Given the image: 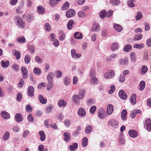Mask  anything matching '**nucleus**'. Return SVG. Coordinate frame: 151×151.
Masks as SVG:
<instances>
[{
  "mask_svg": "<svg viewBox=\"0 0 151 151\" xmlns=\"http://www.w3.org/2000/svg\"><path fill=\"white\" fill-rule=\"evenodd\" d=\"M144 127L148 131H151V121L150 119L147 118L144 120Z\"/></svg>",
  "mask_w": 151,
  "mask_h": 151,
  "instance_id": "obj_1",
  "label": "nucleus"
},
{
  "mask_svg": "<svg viewBox=\"0 0 151 151\" xmlns=\"http://www.w3.org/2000/svg\"><path fill=\"white\" fill-rule=\"evenodd\" d=\"M114 71L112 70H109L106 72L104 74V77L106 79H109L112 78L114 76Z\"/></svg>",
  "mask_w": 151,
  "mask_h": 151,
  "instance_id": "obj_2",
  "label": "nucleus"
},
{
  "mask_svg": "<svg viewBox=\"0 0 151 151\" xmlns=\"http://www.w3.org/2000/svg\"><path fill=\"white\" fill-rule=\"evenodd\" d=\"M16 22L17 26L21 28H24L25 27V24L22 21V19L20 17H18L16 19Z\"/></svg>",
  "mask_w": 151,
  "mask_h": 151,
  "instance_id": "obj_3",
  "label": "nucleus"
},
{
  "mask_svg": "<svg viewBox=\"0 0 151 151\" xmlns=\"http://www.w3.org/2000/svg\"><path fill=\"white\" fill-rule=\"evenodd\" d=\"M76 50L72 49L71 50V55L72 58L75 59H78L81 56V55L79 53H76Z\"/></svg>",
  "mask_w": 151,
  "mask_h": 151,
  "instance_id": "obj_4",
  "label": "nucleus"
},
{
  "mask_svg": "<svg viewBox=\"0 0 151 151\" xmlns=\"http://www.w3.org/2000/svg\"><path fill=\"white\" fill-rule=\"evenodd\" d=\"M75 12L74 10L70 9L66 12V15L67 17L70 18L73 17L75 14Z\"/></svg>",
  "mask_w": 151,
  "mask_h": 151,
  "instance_id": "obj_5",
  "label": "nucleus"
},
{
  "mask_svg": "<svg viewBox=\"0 0 151 151\" xmlns=\"http://www.w3.org/2000/svg\"><path fill=\"white\" fill-rule=\"evenodd\" d=\"M98 116L101 119L105 118L106 116V112L103 109H100L98 113Z\"/></svg>",
  "mask_w": 151,
  "mask_h": 151,
  "instance_id": "obj_6",
  "label": "nucleus"
},
{
  "mask_svg": "<svg viewBox=\"0 0 151 151\" xmlns=\"http://www.w3.org/2000/svg\"><path fill=\"white\" fill-rule=\"evenodd\" d=\"M108 124L109 125L112 126L114 128H116L118 127V123L116 120L112 119L109 121Z\"/></svg>",
  "mask_w": 151,
  "mask_h": 151,
  "instance_id": "obj_7",
  "label": "nucleus"
},
{
  "mask_svg": "<svg viewBox=\"0 0 151 151\" xmlns=\"http://www.w3.org/2000/svg\"><path fill=\"white\" fill-rule=\"evenodd\" d=\"M34 88L31 86H29L27 89V94L31 97L34 96Z\"/></svg>",
  "mask_w": 151,
  "mask_h": 151,
  "instance_id": "obj_8",
  "label": "nucleus"
},
{
  "mask_svg": "<svg viewBox=\"0 0 151 151\" xmlns=\"http://www.w3.org/2000/svg\"><path fill=\"white\" fill-rule=\"evenodd\" d=\"M21 70L22 73V77L24 79L27 78L28 76V71L25 67H22Z\"/></svg>",
  "mask_w": 151,
  "mask_h": 151,
  "instance_id": "obj_9",
  "label": "nucleus"
},
{
  "mask_svg": "<svg viewBox=\"0 0 151 151\" xmlns=\"http://www.w3.org/2000/svg\"><path fill=\"white\" fill-rule=\"evenodd\" d=\"M119 95L121 99L124 100L125 99L127 98V94L122 90H121L119 91Z\"/></svg>",
  "mask_w": 151,
  "mask_h": 151,
  "instance_id": "obj_10",
  "label": "nucleus"
},
{
  "mask_svg": "<svg viewBox=\"0 0 151 151\" xmlns=\"http://www.w3.org/2000/svg\"><path fill=\"white\" fill-rule=\"evenodd\" d=\"M114 111V107L111 104H109L107 107V114H111Z\"/></svg>",
  "mask_w": 151,
  "mask_h": 151,
  "instance_id": "obj_11",
  "label": "nucleus"
},
{
  "mask_svg": "<svg viewBox=\"0 0 151 151\" xmlns=\"http://www.w3.org/2000/svg\"><path fill=\"white\" fill-rule=\"evenodd\" d=\"M78 114L81 117H83L86 115V112L84 109L80 108L78 111Z\"/></svg>",
  "mask_w": 151,
  "mask_h": 151,
  "instance_id": "obj_12",
  "label": "nucleus"
},
{
  "mask_svg": "<svg viewBox=\"0 0 151 151\" xmlns=\"http://www.w3.org/2000/svg\"><path fill=\"white\" fill-rule=\"evenodd\" d=\"M128 133L129 136L132 138H135L138 136V134L134 130H130Z\"/></svg>",
  "mask_w": 151,
  "mask_h": 151,
  "instance_id": "obj_13",
  "label": "nucleus"
},
{
  "mask_svg": "<svg viewBox=\"0 0 151 151\" xmlns=\"http://www.w3.org/2000/svg\"><path fill=\"white\" fill-rule=\"evenodd\" d=\"M128 59L127 58H121L119 60V64L121 65H127L128 63Z\"/></svg>",
  "mask_w": 151,
  "mask_h": 151,
  "instance_id": "obj_14",
  "label": "nucleus"
},
{
  "mask_svg": "<svg viewBox=\"0 0 151 151\" xmlns=\"http://www.w3.org/2000/svg\"><path fill=\"white\" fill-rule=\"evenodd\" d=\"M64 140L66 142H69L71 139V135L70 134L67 132H65L64 133Z\"/></svg>",
  "mask_w": 151,
  "mask_h": 151,
  "instance_id": "obj_15",
  "label": "nucleus"
},
{
  "mask_svg": "<svg viewBox=\"0 0 151 151\" xmlns=\"http://www.w3.org/2000/svg\"><path fill=\"white\" fill-rule=\"evenodd\" d=\"M136 95L135 94H132L130 96V100L131 104L133 105L135 104L136 102Z\"/></svg>",
  "mask_w": 151,
  "mask_h": 151,
  "instance_id": "obj_16",
  "label": "nucleus"
},
{
  "mask_svg": "<svg viewBox=\"0 0 151 151\" xmlns=\"http://www.w3.org/2000/svg\"><path fill=\"white\" fill-rule=\"evenodd\" d=\"M37 12L39 14H42L45 12V8L42 6H38L37 8Z\"/></svg>",
  "mask_w": 151,
  "mask_h": 151,
  "instance_id": "obj_17",
  "label": "nucleus"
},
{
  "mask_svg": "<svg viewBox=\"0 0 151 151\" xmlns=\"http://www.w3.org/2000/svg\"><path fill=\"white\" fill-rule=\"evenodd\" d=\"M12 53L16 57V59L19 60L20 58L21 54L20 52L19 51H17L16 50L14 49L12 51Z\"/></svg>",
  "mask_w": 151,
  "mask_h": 151,
  "instance_id": "obj_18",
  "label": "nucleus"
},
{
  "mask_svg": "<svg viewBox=\"0 0 151 151\" xmlns=\"http://www.w3.org/2000/svg\"><path fill=\"white\" fill-rule=\"evenodd\" d=\"M15 119L17 122H20L22 121L23 118L20 113H17L15 115Z\"/></svg>",
  "mask_w": 151,
  "mask_h": 151,
  "instance_id": "obj_19",
  "label": "nucleus"
},
{
  "mask_svg": "<svg viewBox=\"0 0 151 151\" xmlns=\"http://www.w3.org/2000/svg\"><path fill=\"white\" fill-rule=\"evenodd\" d=\"M39 99L40 102L43 104H46L47 102V99L43 98V96L41 94L39 95Z\"/></svg>",
  "mask_w": 151,
  "mask_h": 151,
  "instance_id": "obj_20",
  "label": "nucleus"
},
{
  "mask_svg": "<svg viewBox=\"0 0 151 151\" xmlns=\"http://www.w3.org/2000/svg\"><path fill=\"white\" fill-rule=\"evenodd\" d=\"M78 145L77 143H75L69 146V150L71 151L76 150L78 147Z\"/></svg>",
  "mask_w": 151,
  "mask_h": 151,
  "instance_id": "obj_21",
  "label": "nucleus"
},
{
  "mask_svg": "<svg viewBox=\"0 0 151 151\" xmlns=\"http://www.w3.org/2000/svg\"><path fill=\"white\" fill-rule=\"evenodd\" d=\"M58 104L59 107H64L66 105L67 103L64 100L61 99L59 101Z\"/></svg>",
  "mask_w": 151,
  "mask_h": 151,
  "instance_id": "obj_22",
  "label": "nucleus"
},
{
  "mask_svg": "<svg viewBox=\"0 0 151 151\" xmlns=\"http://www.w3.org/2000/svg\"><path fill=\"white\" fill-rule=\"evenodd\" d=\"M99 83L98 78L95 76L93 77L91 80L90 83L91 84L96 85Z\"/></svg>",
  "mask_w": 151,
  "mask_h": 151,
  "instance_id": "obj_23",
  "label": "nucleus"
},
{
  "mask_svg": "<svg viewBox=\"0 0 151 151\" xmlns=\"http://www.w3.org/2000/svg\"><path fill=\"white\" fill-rule=\"evenodd\" d=\"M1 116L4 119H8L10 117V115L7 112L4 111L1 113Z\"/></svg>",
  "mask_w": 151,
  "mask_h": 151,
  "instance_id": "obj_24",
  "label": "nucleus"
},
{
  "mask_svg": "<svg viewBox=\"0 0 151 151\" xmlns=\"http://www.w3.org/2000/svg\"><path fill=\"white\" fill-rule=\"evenodd\" d=\"M1 65L2 67L4 68H6L8 67L9 65V62L8 61L4 62L3 60L1 61Z\"/></svg>",
  "mask_w": 151,
  "mask_h": 151,
  "instance_id": "obj_25",
  "label": "nucleus"
},
{
  "mask_svg": "<svg viewBox=\"0 0 151 151\" xmlns=\"http://www.w3.org/2000/svg\"><path fill=\"white\" fill-rule=\"evenodd\" d=\"M39 134L40 136V139L41 141H43L45 139V132L43 131L39 132Z\"/></svg>",
  "mask_w": 151,
  "mask_h": 151,
  "instance_id": "obj_26",
  "label": "nucleus"
},
{
  "mask_svg": "<svg viewBox=\"0 0 151 151\" xmlns=\"http://www.w3.org/2000/svg\"><path fill=\"white\" fill-rule=\"evenodd\" d=\"M59 39L60 41L63 40L65 37V34L62 31H60L59 32Z\"/></svg>",
  "mask_w": 151,
  "mask_h": 151,
  "instance_id": "obj_27",
  "label": "nucleus"
},
{
  "mask_svg": "<svg viewBox=\"0 0 151 151\" xmlns=\"http://www.w3.org/2000/svg\"><path fill=\"white\" fill-rule=\"evenodd\" d=\"M74 37L78 39H81L83 38V35L79 32H76L74 34Z\"/></svg>",
  "mask_w": 151,
  "mask_h": 151,
  "instance_id": "obj_28",
  "label": "nucleus"
},
{
  "mask_svg": "<svg viewBox=\"0 0 151 151\" xmlns=\"http://www.w3.org/2000/svg\"><path fill=\"white\" fill-rule=\"evenodd\" d=\"M127 111L125 109L123 110L121 114V116L122 119L123 121H125L127 119L126 115L127 114Z\"/></svg>",
  "mask_w": 151,
  "mask_h": 151,
  "instance_id": "obj_29",
  "label": "nucleus"
},
{
  "mask_svg": "<svg viewBox=\"0 0 151 151\" xmlns=\"http://www.w3.org/2000/svg\"><path fill=\"white\" fill-rule=\"evenodd\" d=\"M119 47L118 44L117 42H115L113 43L111 47V49L112 51H115L117 50Z\"/></svg>",
  "mask_w": 151,
  "mask_h": 151,
  "instance_id": "obj_30",
  "label": "nucleus"
},
{
  "mask_svg": "<svg viewBox=\"0 0 151 151\" xmlns=\"http://www.w3.org/2000/svg\"><path fill=\"white\" fill-rule=\"evenodd\" d=\"M80 99V97L77 95L75 94L74 96L73 100L76 104L78 105L79 104Z\"/></svg>",
  "mask_w": 151,
  "mask_h": 151,
  "instance_id": "obj_31",
  "label": "nucleus"
},
{
  "mask_svg": "<svg viewBox=\"0 0 151 151\" xmlns=\"http://www.w3.org/2000/svg\"><path fill=\"white\" fill-rule=\"evenodd\" d=\"M33 72L37 75H40L41 74L42 71L41 70L38 68L36 67L34 68Z\"/></svg>",
  "mask_w": 151,
  "mask_h": 151,
  "instance_id": "obj_32",
  "label": "nucleus"
},
{
  "mask_svg": "<svg viewBox=\"0 0 151 151\" xmlns=\"http://www.w3.org/2000/svg\"><path fill=\"white\" fill-rule=\"evenodd\" d=\"M82 145L84 147H86L88 145V139L86 137H84L82 142Z\"/></svg>",
  "mask_w": 151,
  "mask_h": 151,
  "instance_id": "obj_33",
  "label": "nucleus"
},
{
  "mask_svg": "<svg viewBox=\"0 0 151 151\" xmlns=\"http://www.w3.org/2000/svg\"><path fill=\"white\" fill-rule=\"evenodd\" d=\"M114 27L116 30L119 32H121L122 30V27L121 26L116 24H114Z\"/></svg>",
  "mask_w": 151,
  "mask_h": 151,
  "instance_id": "obj_34",
  "label": "nucleus"
},
{
  "mask_svg": "<svg viewBox=\"0 0 151 151\" xmlns=\"http://www.w3.org/2000/svg\"><path fill=\"white\" fill-rule=\"evenodd\" d=\"M93 130V128L90 125H88L85 128V132L86 134H89L91 133Z\"/></svg>",
  "mask_w": 151,
  "mask_h": 151,
  "instance_id": "obj_35",
  "label": "nucleus"
},
{
  "mask_svg": "<svg viewBox=\"0 0 151 151\" xmlns=\"http://www.w3.org/2000/svg\"><path fill=\"white\" fill-rule=\"evenodd\" d=\"M117 56V55L113 53L111 54L109 57L106 58V60L108 62H111L113 58H114Z\"/></svg>",
  "mask_w": 151,
  "mask_h": 151,
  "instance_id": "obj_36",
  "label": "nucleus"
},
{
  "mask_svg": "<svg viewBox=\"0 0 151 151\" xmlns=\"http://www.w3.org/2000/svg\"><path fill=\"white\" fill-rule=\"evenodd\" d=\"M74 23V21L72 19L70 20L68 22L67 27L68 29H72L73 25Z\"/></svg>",
  "mask_w": 151,
  "mask_h": 151,
  "instance_id": "obj_37",
  "label": "nucleus"
},
{
  "mask_svg": "<svg viewBox=\"0 0 151 151\" xmlns=\"http://www.w3.org/2000/svg\"><path fill=\"white\" fill-rule=\"evenodd\" d=\"M63 83L65 86H68L70 83L69 78L67 76L64 77L63 78Z\"/></svg>",
  "mask_w": 151,
  "mask_h": 151,
  "instance_id": "obj_38",
  "label": "nucleus"
},
{
  "mask_svg": "<svg viewBox=\"0 0 151 151\" xmlns=\"http://www.w3.org/2000/svg\"><path fill=\"white\" fill-rule=\"evenodd\" d=\"M86 94V91L84 90H81L79 92V97L81 99H83V97L85 96Z\"/></svg>",
  "mask_w": 151,
  "mask_h": 151,
  "instance_id": "obj_39",
  "label": "nucleus"
},
{
  "mask_svg": "<svg viewBox=\"0 0 151 151\" xmlns=\"http://www.w3.org/2000/svg\"><path fill=\"white\" fill-rule=\"evenodd\" d=\"M132 46L130 44L126 45L124 48V50L126 52H129L131 50Z\"/></svg>",
  "mask_w": 151,
  "mask_h": 151,
  "instance_id": "obj_40",
  "label": "nucleus"
},
{
  "mask_svg": "<svg viewBox=\"0 0 151 151\" xmlns=\"http://www.w3.org/2000/svg\"><path fill=\"white\" fill-rule=\"evenodd\" d=\"M54 78V74L52 72H50L47 76V80H53Z\"/></svg>",
  "mask_w": 151,
  "mask_h": 151,
  "instance_id": "obj_41",
  "label": "nucleus"
},
{
  "mask_svg": "<svg viewBox=\"0 0 151 151\" xmlns=\"http://www.w3.org/2000/svg\"><path fill=\"white\" fill-rule=\"evenodd\" d=\"M100 17L102 19L104 18L106 16V12L105 10H102L99 13Z\"/></svg>",
  "mask_w": 151,
  "mask_h": 151,
  "instance_id": "obj_42",
  "label": "nucleus"
},
{
  "mask_svg": "<svg viewBox=\"0 0 151 151\" xmlns=\"http://www.w3.org/2000/svg\"><path fill=\"white\" fill-rule=\"evenodd\" d=\"M27 20L29 22H31L34 19V17L32 14L31 13H29L27 17Z\"/></svg>",
  "mask_w": 151,
  "mask_h": 151,
  "instance_id": "obj_43",
  "label": "nucleus"
},
{
  "mask_svg": "<svg viewBox=\"0 0 151 151\" xmlns=\"http://www.w3.org/2000/svg\"><path fill=\"white\" fill-rule=\"evenodd\" d=\"M148 70L147 67L145 65H143L142 68V72H140L141 74L144 75L146 73Z\"/></svg>",
  "mask_w": 151,
  "mask_h": 151,
  "instance_id": "obj_44",
  "label": "nucleus"
},
{
  "mask_svg": "<svg viewBox=\"0 0 151 151\" xmlns=\"http://www.w3.org/2000/svg\"><path fill=\"white\" fill-rule=\"evenodd\" d=\"M10 134L9 132H6L3 137V139L4 141H6L8 140Z\"/></svg>",
  "mask_w": 151,
  "mask_h": 151,
  "instance_id": "obj_45",
  "label": "nucleus"
},
{
  "mask_svg": "<svg viewBox=\"0 0 151 151\" xmlns=\"http://www.w3.org/2000/svg\"><path fill=\"white\" fill-rule=\"evenodd\" d=\"M24 62L27 64H28L31 60V57L29 55H27L24 58Z\"/></svg>",
  "mask_w": 151,
  "mask_h": 151,
  "instance_id": "obj_46",
  "label": "nucleus"
},
{
  "mask_svg": "<svg viewBox=\"0 0 151 151\" xmlns=\"http://www.w3.org/2000/svg\"><path fill=\"white\" fill-rule=\"evenodd\" d=\"M111 2L113 6H116L120 4V1L119 0H111Z\"/></svg>",
  "mask_w": 151,
  "mask_h": 151,
  "instance_id": "obj_47",
  "label": "nucleus"
},
{
  "mask_svg": "<svg viewBox=\"0 0 151 151\" xmlns=\"http://www.w3.org/2000/svg\"><path fill=\"white\" fill-rule=\"evenodd\" d=\"M100 29V26L99 24H93V27L92 30L93 31L96 32L98 31Z\"/></svg>",
  "mask_w": 151,
  "mask_h": 151,
  "instance_id": "obj_48",
  "label": "nucleus"
},
{
  "mask_svg": "<svg viewBox=\"0 0 151 151\" xmlns=\"http://www.w3.org/2000/svg\"><path fill=\"white\" fill-rule=\"evenodd\" d=\"M35 61L38 63L41 64L42 63V59L38 56H35Z\"/></svg>",
  "mask_w": 151,
  "mask_h": 151,
  "instance_id": "obj_49",
  "label": "nucleus"
},
{
  "mask_svg": "<svg viewBox=\"0 0 151 151\" xmlns=\"http://www.w3.org/2000/svg\"><path fill=\"white\" fill-rule=\"evenodd\" d=\"M130 55L131 61L133 62H135L136 60L135 53L134 52H132L130 53Z\"/></svg>",
  "mask_w": 151,
  "mask_h": 151,
  "instance_id": "obj_50",
  "label": "nucleus"
},
{
  "mask_svg": "<svg viewBox=\"0 0 151 151\" xmlns=\"http://www.w3.org/2000/svg\"><path fill=\"white\" fill-rule=\"evenodd\" d=\"M69 3L68 2H66L63 6L62 7V9L63 10H66L69 8Z\"/></svg>",
  "mask_w": 151,
  "mask_h": 151,
  "instance_id": "obj_51",
  "label": "nucleus"
},
{
  "mask_svg": "<svg viewBox=\"0 0 151 151\" xmlns=\"http://www.w3.org/2000/svg\"><path fill=\"white\" fill-rule=\"evenodd\" d=\"M62 76V72L59 70H58L56 71V77L57 78H61Z\"/></svg>",
  "mask_w": 151,
  "mask_h": 151,
  "instance_id": "obj_52",
  "label": "nucleus"
},
{
  "mask_svg": "<svg viewBox=\"0 0 151 151\" xmlns=\"http://www.w3.org/2000/svg\"><path fill=\"white\" fill-rule=\"evenodd\" d=\"M145 82L144 81H142L140 83V90L142 91L145 88Z\"/></svg>",
  "mask_w": 151,
  "mask_h": 151,
  "instance_id": "obj_53",
  "label": "nucleus"
},
{
  "mask_svg": "<svg viewBox=\"0 0 151 151\" xmlns=\"http://www.w3.org/2000/svg\"><path fill=\"white\" fill-rule=\"evenodd\" d=\"M44 27L47 31H49L51 29V27L50 24L48 23H46L44 25Z\"/></svg>",
  "mask_w": 151,
  "mask_h": 151,
  "instance_id": "obj_54",
  "label": "nucleus"
},
{
  "mask_svg": "<svg viewBox=\"0 0 151 151\" xmlns=\"http://www.w3.org/2000/svg\"><path fill=\"white\" fill-rule=\"evenodd\" d=\"M17 41L18 42L24 43L25 42L26 40L24 37L22 36L18 38Z\"/></svg>",
  "mask_w": 151,
  "mask_h": 151,
  "instance_id": "obj_55",
  "label": "nucleus"
},
{
  "mask_svg": "<svg viewBox=\"0 0 151 151\" xmlns=\"http://www.w3.org/2000/svg\"><path fill=\"white\" fill-rule=\"evenodd\" d=\"M12 67L15 71H17L19 70V65L16 63H14L13 64Z\"/></svg>",
  "mask_w": 151,
  "mask_h": 151,
  "instance_id": "obj_56",
  "label": "nucleus"
},
{
  "mask_svg": "<svg viewBox=\"0 0 151 151\" xmlns=\"http://www.w3.org/2000/svg\"><path fill=\"white\" fill-rule=\"evenodd\" d=\"M144 45L143 44H135L134 45L133 47L134 48L139 49L140 48H142L144 47Z\"/></svg>",
  "mask_w": 151,
  "mask_h": 151,
  "instance_id": "obj_57",
  "label": "nucleus"
},
{
  "mask_svg": "<svg viewBox=\"0 0 151 151\" xmlns=\"http://www.w3.org/2000/svg\"><path fill=\"white\" fill-rule=\"evenodd\" d=\"M133 1L132 0H128L127 1V4L129 6L133 7L135 6V5L133 3Z\"/></svg>",
  "mask_w": 151,
  "mask_h": 151,
  "instance_id": "obj_58",
  "label": "nucleus"
},
{
  "mask_svg": "<svg viewBox=\"0 0 151 151\" xmlns=\"http://www.w3.org/2000/svg\"><path fill=\"white\" fill-rule=\"evenodd\" d=\"M32 108L30 106L29 104H27L26 107V110L28 112H30L32 110Z\"/></svg>",
  "mask_w": 151,
  "mask_h": 151,
  "instance_id": "obj_59",
  "label": "nucleus"
},
{
  "mask_svg": "<svg viewBox=\"0 0 151 151\" xmlns=\"http://www.w3.org/2000/svg\"><path fill=\"white\" fill-rule=\"evenodd\" d=\"M96 109V107L95 106H93L91 107L90 109V113L93 114Z\"/></svg>",
  "mask_w": 151,
  "mask_h": 151,
  "instance_id": "obj_60",
  "label": "nucleus"
},
{
  "mask_svg": "<svg viewBox=\"0 0 151 151\" xmlns=\"http://www.w3.org/2000/svg\"><path fill=\"white\" fill-rule=\"evenodd\" d=\"M78 14V17L81 18H83L86 16V14L82 11L79 12Z\"/></svg>",
  "mask_w": 151,
  "mask_h": 151,
  "instance_id": "obj_61",
  "label": "nucleus"
},
{
  "mask_svg": "<svg viewBox=\"0 0 151 151\" xmlns=\"http://www.w3.org/2000/svg\"><path fill=\"white\" fill-rule=\"evenodd\" d=\"M44 146L43 145H40L38 147V150L39 151H47V150L46 148H44Z\"/></svg>",
  "mask_w": 151,
  "mask_h": 151,
  "instance_id": "obj_62",
  "label": "nucleus"
},
{
  "mask_svg": "<svg viewBox=\"0 0 151 151\" xmlns=\"http://www.w3.org/2000/svg\"><path fill=\"white\" fill-rule=\"evenodd\" d=\"M142 17V14L140 12H137V15L136 17V20H140Z\"/></svg>",
  "mask_w": 151,
  "mask_h": 151,
  "instance_id": "obj_63",
  "label": "nucleus"
},
{
  "mask_svg": "<svg viewBox=\"0 0 151 151\" xmlns=\"http://www.w3.org/2000/svg\"><path fill=\"white\" fill-rule=\"evenodd\" d=\"M46 84L44 82H42L40 83L37 86V88L38 89H40L42 87H45Z\"/></svg>",
  "mask_w": 151,
  "mask_h": 151,
  "instance_id": "obj_64",
  "label": "nucleus"
}]
</instances>
